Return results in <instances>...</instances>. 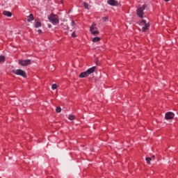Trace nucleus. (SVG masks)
I'll use <instances>...</instances> for the list:
<instances>
[{
    "label": "nucleus",
    "mask_w": 178,
    "mask_h": 178,
    "mask_svg": "<svg viewBox=\"0 0 178 178\" xmlns=\"http://www.w3.org/2000/svg\"><path fill=\"white\" fill-rule=\"evenodd\" d=\"M83 7L85 8V9H88V3L83 2Z\"/></svg>",
    "instance_id": "a211bd4d"
},
{
    "label": "nucleus",
    "mask_w": 178,
    "mask_h": 178,
    "mask_svg": "<svg viewBox=\"0 0 178 178\" xmlns=\"http://www.w3.org/2000/svg\"><path fill=\"white\" fill-rule=\"evenodd\" d=\"M88 72H87V71H86V72H81L80 74H79V77L80 78V79H84V77H88Z\"/></svg>",
    "instance_id": "9b49d317"
},
{
    "label": "nucleus",
    "mask_w": 178,
    "mask_h": 178,
    "mask_svg": "<svg viewBox=\"0 0 178 178\" xmlns=\"http://www.w3.org/2000/svg\"><path fill=\"white\" fill-rule=\"evenodd\" d=\"M38 34H42V30L38 29Z\"/></svg>",
    "instance_id": "393cba45"
},
{
    "label": "nucleus",
    "mask_w": 178,
    "mask_h": 178,
    "mask_svg": "<svg viewBox=\"0 0 178 178\" xmlns=\"http://www.w3.org/2000/svg\"><path fill=\"white\" fill-rule=\"evenodd\" d=\"M108 16L102 17L103 22H106V20H108Z\"/></svg>",
    "instance_id": "4be33fe9"
},
{
    "label": "nucleus",
    "mask_w": 178,
    "mask_h": 178,
    "mask_svg": "<svg viewBox=\"0 0 178 178\" xmlns=\"http://www.w3.org/2000/svg\"><path fill=\"white\" fill-rule=\"evenodd\" d=\"M137 15L140 17V19H143L144 17V10L143 8H138L136 10Z\"/></svg>",
    "instance_id": "423d86ee"
},
{
    "label": "nucleus",
    "mask_w": 178,
    "mask_h": 178,
    "mask_svg": "<svg viewBox=\"0 0 178 178\" xmlns=\"http://www.w3.org/2000/svg\"><path fill=\"white\" fill-rule=\"evenodd\" d=\"M139 26H144L142 28V31L143 33H147V30L149 29V26L151 25L149 24V22L147 23V21L145 19H142L140 22H139Z\"/></svg>",
    "instance_id": "f03ea898"
},
{
    "label": "nucleus",
    "mask_w": 178,
    "mask_h": 178,
    "mask_svg": "<svg viewBox=\"0 0 178 178\" xmlns=\"http://www.w3.org/2000/svg\"><path fill=\"white\" fill-rule=\"evenodd\" d=\"M74 118H75L74 115H70L69 116L68 119H69L70 120H74Z\"/></svg>",
    "instance_id": "aec40b11"
},
{
    "label": "nucleus",
    "mask_w": 178,
    "mask_h": 178,
    "mask_svg": "<svg viewBox=\"0 0 178 178\" xmlns=\"http://www.w3.org/2000/svg\"><path fill=\"white\" fill-rule=\"evenodd\" d=\"M152 158H155V156H153Z\"/></svg>",
    "instance_id": "c85d7f7f"
},
{
    "label": "nucleus",
    "mask_w": 178,
    "mask_h": 178,
    "mask_svg": "<svg viewBox=\"0 0 178 178\" xmlns=\"http://www.w3.org/2000/svg\"><path fill=\"white\" fill-rule=\"evenodd\" d=\"M92 41V42H98L101 41V38H99V37L93 38Z\"/></svg>",
    "instance_id": "4468645a"
},
{
    "label": "nucleus",
    "mask_w": 178,
    "mask_h": 178,
    "mask_svg": "<svg viewBox=\"0 0 178 178\" xmlns=\"http://www.w3.org/2000/svg\"><path fill=\"white\" fill-rule=\"evenodd\" d=\"M95 30H97V28L94 27V25L90 26V31L91 33L93 34V35H98V34H99V31Z\"/></svg>",
    "instance_id": "0eeeda50"
},
{
    "label": "nucleus",
    "mask_w": 178,
    "mask_h": 178,
    "mask_svg": "<svg viewBox=\"0 0 178 178\" xmlns=\"http://www.w3.org/2000/svg\"><path fill=\"white\" fill-rule=\"evenodd\" d=\"M107 3L111 6H118L119 3L116 0H108Z\"/></svg>",
    "instance_id": "6e6552de"
},
{
    "label": "nucleus",
    "mask_w": 178,
    "mask_h": 178,
    "mask_svg": "<svg viewBox=\"0 0 178 178\" xmlns=\"http://www.w3.org/2000/svg\"><path fill=\"white\" fill-rule=\"evenodd\" d=\"M48 19L52 24H58L59 23V17L54 13H51Z\"/></svg>",
    "instance_id": "f257e3e1"
},
{
    "label": "nucleus",
    "mask_w": 178,
    "mask_h": 178,
    "mask_svg": "<svg viewBox=\"0 0 178 178\" xmlns=\"http://www.w3.org/2000/svg\"><path fill=\"white\" fill-rule=\"evenodd\" d=\"M72 37L73 38H76V32H73L72 34Z\"/></svg>",
    "instance_id": "b1692460"
},
{
    "label": "nucleus",
    "mask_w": 178,
    "mask_h": 178,
    "mask_svg": "<svg viewBox=\"0 0 178 178\" xmlns=\"http://www.w3.org/2000/svg\"><path fill=\"white\" fill-rule=\"evenodd\" d=\"M175 118V113L173 112H168L165 113V119L166 120H172Z\"/></svg>",
    "instance_id": "39448f33"
},
{
    "label": "nucleus",
    "mask_w": 178,
    "mask_h": 178,
    "mask_svg": "<svg viewBox=\"0 0 178 178\" xmlns=\"http://www.w3.org/2000/svg\"><path fill=\"white\" fill-rule=\"evenodd\" d=\"M72 26H73V27H74V26H77V24H76V22H74V21H72Z\"/></svg>",
    "instance_id": "5701e85b"
},
{
    "label": "nucleus",
    "mask_w": 178,
    "mask_h": 178,
    "mask_svg": "<svg viewBox=\"0 0 178 178\" xmlns=\"http://www.w3.org/2000/svg\"><path fill=\"white\" fill-rule=\"evenodd\" d=\"M95 69H97V67L94 66V67H92L91 68H89L86 72H88V74L90 76V74L95 72Z\"/></svg>",
    "instance_id": "9d476101"
},
{
    "label": "nucleus",
    "mask_w": 178,
    "mask_h": 178,
    "mask_svg": "<svg viewBox=\"0 0 178 178\" xmlns=\"http://www.w3.org/2000/svg\"><path fill=\"white\" fill-rule=\"evenodd\" d=\"M95 63L97 66L98 65H99V63H98V58H95Z\"/></svg>",
    "instance_id": "a878e982"
},
{
    "label": "nucleus",
    "mask_w": 178,
    "mask_h": 178,
    "mask_svg": "<svg viewBox=\"0 0 178 178\" xmlns=\"http://www.w3.org/2000/svg\"><path fill=\"white\" fill-rule=\"evenodd\" d=\"M145 161H146L148 165H149V163H151V161H152V159L151 157H147V158L145 159Z\"/></svg>",
    "instance_id": "dca6fc26"
},
{
    "label": "nucleus",
    "mask_w": 178,
    "mask_h": 178,
    "mask_svg": "<svg viewBox=\"0 0 178 178\" xmlns=\"http://www.w3.org/2000/svg\"><path fill=\"white\" fill-rule=\"evenodd\" d=\"M12 73H13V74H16L17 76H21L22 77H24V79H26L27 77V74L26 73V72H24L23 70H13Z\"/></svg>",
    "instance_id": "7ed1b4c3"
},
{
    "label": "nucleus",
    "mask_w": 178,
    "mask_h": 178,
    "mask_svg": "<svg viewBox=\"0 0 178 178\" xmlns=\"http://www.w3.org/2000/svg\"><path fill=\"white\" fill-rule=\"evenodd\" d=\"M41 26H42V24L40 22V19H35L34 27H35V29H38V27H41Z\"/></svg>",
    "instance_id": "1a4fd4ad"
},
{
    "label": "nucleus",
    "mask_w": 178,
    "mask_h": 178,
    "mask_svg": "<svg viewBox=\"0 0 178 178\" xmlns=\"http://www.w3.org/2000/svg\"><path fill=\"white\" fill-rule=\"evenodd\" d=\"M6 59L5 56H0V63H3Z\"/></svg>",
    "instance_id": "2eb2a0df"
},
{
    "label": "nucleus",
    "mask_w": 178,
    "mask_h": 178,
    "mask_svg": "<svg viewBox=\"0 0 178 178\" xmlns=\"http://www.w3.org/2000/svg\"><path fill=\"white\" fill-rule=\"evenodd\" d=\"M143 9V10H145V8H147V4H144L142 7H140Z\"/></svg>",
    "instance_id": "412c9836"
},
{
    "label": "nucleus",
    "mask_w": 178,
    "mask_h": 178,
    "mask_svg": "<svg viewBox=\"0 0 178 178\" xmlns=\"http://www.w3.org/2000/svg\"><path fill=\"white\" fill-rule=\"evenodd\" d=\"M51 88L52 90H56V88H58V85H56V83L53 84L51 86Z\"/></svg>",
    "instance_id": "6ab92c4d"
},
{
    "label": "nucleus",
    "mask_w": 178,
    "mask_h": 178,
    "mask_svg": "<svg viewBox=\"0 0 178 178\" xmlns=\"http://www.w3.org/2000/svg\"><path fill=\"white\" fill-rule=\"evenodd\" d=\"M56 112L57 113H60V112H62V108H61L60 107H57V108H56Z\"/></svg>",
    "instance_id": "f3484780"
},
{
    "label": "nucleus",
    "mask_w": 178,
    "mask_h": 178,
    "mask_svg": "<svg viewBox=\"0 0 178 178\" xmlns=\"http://www.w3.org/2000/svg\"><path fill=\"white\" fill-rule=\"evenodd\" d=\"M18 63L20 66H29L31 65V60H19Z\"/></svg>",
    "instance_id": "20e7f679"
},
{
    "label": "nucleus",
    "mask_w": 178,
    "mask_h": 178,
    "mask_svg": "<svg viewBox=\"0 0 178 178\" xmlns=\"http://www.w3.org/2000/svg\"><path fill=\"white\" fill-rule=\"evenodd\" d=\"M165 1V2H169V1H170V0H164Z\"/></svg>",
    "instance_id": "cd10ccee"
},
{
    "label": "nucleus",
    "mask_w": 178,
    "mask_h": 178,
    "mask_svg": "<svg viewBox=\"0 0 178 178\" xmlns=\"http://www.w3.org/2000/svg\"><path fill=\"white\" fill-rule=\"evenodd\" d=\"M48 27H49V29H51V24H48Z\"/></svg>",
    "instance_id": "bb28decb"
},
{
    "label": "nucleus",
    "mask_w": 178,
    "mask_h": 178,
    "mask_svg": "<svg viewBox=\"0 0 178 178\" xmlns=\"http://www.w3.org/2000/svg\"><path fill=\"white\" fill-rule=\"evenodd\" d=\"M3 15L7 16V17H12V13H10V11L4 10Z\"/></svg>",
    "instance_id": "f8f14e48"
},
{
    "label": "nucleus",
    "mask_w": 178,
    "mask_h": 178,
    "mask_svg": "<svg viewBox=\"0 0 178 178\" xmlns=\"http://www.w3.org/2000/svg\"><path fill=\"white\" fill-rule=\"evenodd\" d=\"M27 22L30 23V22H33L34 20V15L33 14H30L29 16L27 17Z\"/></svg>",
    "instance_id": "ddd939ff"
}]
</instances>
